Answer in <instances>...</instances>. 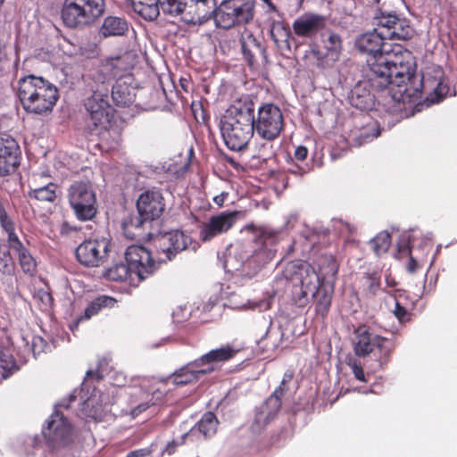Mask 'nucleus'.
<instances>
[{"label": "nucleus", "instance_id": "34", "mask_svg": "<svg viewBox=\"0 0 457 457\" xmlns=\"http://www.w3.org/2000/svg\"><path fill=\"white\" fill-rule=\"evenodd\" d=\"M270 36L276 46L281 48H288L290 46L291 32L280 21H274L270 27Z\"/></svg>", "mask_w": 457, "mask_h": 457}, {"label": "nucleus", "instance_id": "35", "mask_svg": "<svg viewBox=\"0 0 457 457\" xmlns=\"http://www.w3.org/2000/svg\"><path fill=\"white\" fill-rule=\"evenodd\" d=\"M322 43L327 50V56L331 60H337L342 49V39L340 36L331 30L322 33Z\"/></svg>", "mask_w": 457, "mask_h": 457}, {"label": "nucleus", "instance_id": "59", "mask_svg": "<svg viewBox=\"0 0 457 457\" xmlns=\"http://www.w3.org/2000/svg\"><path fill=\"white\" fill-rule=\"evenodd\" d=\"M292 172H293L294 174H298V173L303 174V173H304L305 171H304V170H302V169L298 168V169H297V170H292Z\"/></svg>", "mask_w": 457, "mask_h": 457}, {"label": "nucleus", "instance_id": "60", "mask_svg": "<svg viewBox=\"0 0 457 457\" xmlns=\"http://www.w3.org/2000/svg\"><path fill=\"white\" fill-rule=\"evenodd\" d=\"M380 0H369V3L371 4H378Z\"/></svg>", "mask_w": 457, "mask_h": 457}, {"label": "nucleus", "instance_id": "18", "mask_svg": "<svg viewBox=\"0 0 457 457\" xmlns=\"http://www.w3.org/2000/svg\"><path fill=\"white\" fill-rule=\"evenodd\" d=\"M215 0H186L179 15L187 24H202L212 16H215Z\"/></svg>", "mask_w": 457, "mask_h": 457}, {"label": "nucleus", "instance_id": "2", "mask_svg": "<svg viewBox=\"0 0 457 457\" xmlns=\"http://www.w3.org/2000/svg\"><path fill=\"white\" fill-rule=\"evenodd\" d=\"M388 79L389 81L386 85L378 87L370 79V71H366L365 79L358 81L348 95L350 104L361 111L370 110L374 105V95L371 89L383 90L386 87L395 101L403 103L418 98L423 91L427 94V101L434 104L442 100L449 93L444 71L439 66L428 67L420 83L409 84L406 81L402 83V86H398L394 82V77L390 76Z\"/></svg>", "mask_w": 457, "mask_h": 457}, {"label": "nucleus", "instance_id": "40", "mask_svg": "<svg viewBox=\"0 0 457 457\" xmlns=\"http://www.w3.org/2000/svg\"><path fill=\"white\" fill-rule=\"evenodd\" d=\"M218 420L212 412L205 413L197 424V429L204 437H211L217 431Z\"/></svg>", "mask_w": 457, "mask_h": 457}, {"label": "nucleus", "instance_id": "61", "mask_svg": "<svg viewBox=\"0 0 457 457\" xmlns=\"http://www.w3.org/2000/svg\"><path fill=\"white\" fill-rule=\"evenodd\" d=\"M113 132H114V133H115V135H116V137H117V140H116V141L118 142L119 137H120V135H119V133H118L116 130H113Z\"/></svg>", "mask_w": 457, "mask_h": 457}, {"label": "nucleus", "instance_id": "14", "mask_svg": "<svg viewBox=\"0 0 457 457\" xmlns=\"http://www.w3.org/2000/svg\"><path fill=\"white\" fill-rule=\"evenodd\" d=\"M110 252V240L104 237L89 238L76 248L78 261L87 267H99L104 264Z\"/></svg>", "mask_w": 457, "mask_h": 457}, {"label": "nucleus", "instance_id": "47", "mask_svg": "<svg viewBox=\"0 0 457 457\" xmlns=\"http://www.w3.org/2000/svg\"><path fill=\"white\" fill-rule=\"evenodd\" d=\"M0 368L4 370L12 371L15 369V362L12 356L0 348Z\"/></svg>", "mask_w": 457, "mask_h": 457}, {"label": "nucleus", "instance_id": "39", "mask_svg": "<svg viewBox=\"0 0 457 457\" xmlns=\"http://www.w3.org/2000/svg\"><path fill=\"white\" fill-rule=\"evenodd\" d=\"M134 276V273L130 270V268L128 266V264L124 263H117L109 268L105 272V277L112 281H126L128 279H130L131 281L134 280L132 278Z\"/></svg>", "mask_w": 457, "mask_h": 457}, {"label": "nucleus", "instance_id": "19", "mask_svg": "<svg viewBox=\"0 0 457 457\" xmlns=\"http://www.w3.org/2000/svg\"><path fill=\"white\" fill-rule=\"evenodd\" d=\"M238 215V212H223L217 215H212L201 226L200 238L206 242L228 232L236 223Z\"/></svg>", "mask_w": 457, "mask_h": 457}, {"label": "nucleus", "instance_id": "6", "mask_svg": "<svg viewBox=\"0 0 457 457\" xmlns=\"http://www.w3.org/2000/svg\"><path fill=\"white\" fill-rule=\"evenodd\" d=\"M283 278H276L275 283L278 287L285 281L290 282L293 287H299L303 297L308 298L317 294V289L321 286L320 278L314 268L306 262H292L286 265Z\"/></svg>", "mask_w": 457, "mask_h": 457}, {"label": "nucleus", "instance_id": "5", "mask_svg": "<svg viewBox=\"0 0 457 457\" xmlns=\"http://www.w3.org/2000/svg\"><path fill=\"white\" fill-rule=\"evenodd\" d=\"M14 89L22 108L33 114L48 113L59 98L57 87L54 84L35 75L20 78Z\"/></svg>", "mask_w": 457, "mask_h": 457}, {"label": "nucleus", "instance_id": "27", "mask_svg": "<svg viewBox=\"0 0 457 457\" xmlns=\"http://www.w3.org/2000/svg\"><path fill=\"white\" fill-rule=\"evenodd\" d=\"M135 89L126 80L118 79L112 88V98L118 106H127L134 102Z\"/></svg>", "mask_w": 457, "mask_h": 457}, {"label": "nucleus", "instance_id": "22", "mask_svg": "<svg viewBox=\"0 0 457 457\" xmlns=\"http://www.w3.org/2000/svg\"><path fill=\"white\" fill-rule=\"evenodd\" d=\"M326 26L325 17L308 12L297 17L293 24L294 34L302 38H313Z\"/></svg>", "mask_w": 457, "mask_h": 457}, {"label": "nucleus", "instance_id": "1", "mask_svg": "<svg viewBox=\"0 0 457 457\" xmlns=\"http://www.w3.org/2000/svg\"><path fill=\"white\" fill-rule=\"evenodd\" d=\"M356 45L361 52L369 54L367 71H370V79L374 85H386L390 76L398 86L406 81L409 84L420 82L421 78L414 74L415 62L411 53L401 45L387 42L379 27L362 34Z\"/></svg>", "mask_w": 457, "mask_h": 457}, {"label": "nucleus", "instance_id": "41", "mask_svg": "<svg viewBox=\"0 0 457 457\" xmlns=\"http://www.w3.org/2000/svg\"><path fill=\"white\" fill-rule=\"evenodd\" d=\"M87 377H93L96 376L97 379H102L105 376H110V378L112 379V383L116 386H125L127 383V378L121 371H111L109 373H105V371L102 368V364H100L99 369L94 372V371H87Z\"/></svg>", "mask_w": 457, "mask_h": 457}, {"label": "nucleus", "instance_id": "52", "mask_svg": "<svg viewBox=\"0 0 457 457\" xmlns=\"http://www.w3.org/2000/svg\"><path fill=\"white\" fill-rule=\"evenodd\" d=\"M308 154V150L305 146L300 145L295 151V157L298 161H303Z\"/></svg>", "mask_w": 457, "mask_h": 457}, {"label": "nucleus", "instance_id": "55", "mask_svg": "<svg viewBox=\"0 0 457 457\" xmlns=\"http://www.w3.org/2000/svg\"><path fill=\"white\" fill-rule=\"evenodd\" d=\"M72 229L73 228L67 222H63L61 226V234L67 235Z\"/></svg>", "mask_w": 457, "mask_h": 457}, {"label": "nucleus", "instance_id": "28", "mask_svg": "<svg viewBox=\"0 0 457 457\" xmlns=\"http://www.w3.org/2000/svg\"><path fill=\"white\" fill-rule=\"evenodd\" d=\"M237 353L230 346H224L214 349L203 355L200 359L195 361V365H204V367H213V362L225 361L231 359Z\"/></svg>", "mask_w": 457, "mask_h": 457}, {"label": "nucleus", "instance_id": "24", "mask_svg": "<svg viewBox=\"0 0 457 457\" xmlns=\"http://www.w3.org/2000/svg\"><path fill=\"white\" fill-rule=\"evenodd\" d=\"M162 244L164 246L162 253H165L168 261L172 260L176 253L186 250L191 244V237L183 231L174 230L166 233L162 237Z\"/></svg>", "mask_w": 457, "mask_h": 457}, {"label": "nucleus", "instance_id": "53", "mask_svg": "<svg viewBox=\"0 0 457 457\" xmlns=\"http://www.w3.org/2000/svg\"><path fill=\"white\" fill-rule=\"evenodd\" d=\"M370 286H369L370 291L373 295H375L377 293L378 289L380 287V281H379L378 278H377L375 277H370Z\"/></svg>", "mask_w": 457, "mask_h": 457}, {"label": "nucleus", "instance_id": "26", "mask_svg": "<svg viewBox=\"0 0 457 457\" xmlns=\"http://www.w3.org/2000/svg\"><path fill=\"white\" fill-rule=\"evenodd\" d=\"M7 246L11 251L18 254L19 262L22 270L27 274L33 275L37 267L36 261L22 244L20 237L7 244Z\"/></svg>", "mask_w": 457, "mask_h": 457}, {"label": "nucleus", "instance_id": "13", "mask_svg": "<svg viewBox=\"0 0 457 457\" xmlns=\"http://www.w3.org/2000/svg\"><path fill=\"white\" fill-rule=\"evenodd\" d=\"M128 57L118 56L110 58L101 64L89 75L93 85L91 89L103 93H108L110 83L117 77H122L129 65L127 63Z\"/></svg>", "mask_w": 457, "mask_h": 457}, {"label": "nucleus", "instance_id": "43", "mask_svg": "<svg viewBox=\"0 0 457 457\" xmlns=\"http://www.w3.org/2000/svg\"><path fill=\"white\" fill-rule=\"evenodd\" d=\"M184 2H186V0H160V7L166 14L179 16Z\"/></svg>", "mask_w": 457, "mask_h": 457}, {"label": "nucleus", "instance_id": "44", "mask_svg": "<svg viewBox=\"0 0 457 457\" xmlns=\"http://www.w3.org/2000/svg\"><path fill=\"white\" fill-rule=\"evenodd\" d=\"M34 299L44 312H48L53 305V297L46 289H38L34 295Z\"/></svg>", "mask_w": 457, "mask_h": 457}, {"label": "nucleus", "instance_id": "51", "mask_svg": "<svg viewBox=\"0 0 457 457\" xmlns=\"http://www.w3.org/2000/svg\"><path fill=\"white\" fill-rule=\"evenodd\" d=\"M152 450L148 448H142L131 451L126 457H146L151 453Z\"/></svg>", "mask_w": 457, "mask_h": 457}, {"label": "nucleus", "instance_id": "15", "mask_svg": "<svg viewBox=\"0 0 457 457\" xmlns=\"http://www.w3.org/2000/svg\"><path fill=\"white\" fill-rule=\"evenodd\" d=\"M387 40H408L412 37L414 30L409 21L392 12L379 11L374 17Z\"/></svg>", "mask_w": 457, "mask_h": 457}, {"label": "nucleus", "instance_id": "25", "mask_svg": "<svg viewBox=\"0 0 457 457\" xmlns=\"http://www.w3.org/2000/svg\"><path fill=\"white\" fill-rule=\"evenodd\" d=\"M214 370L213 367L195 365V361L177 370L172 376V383L176 386H183L197 381L202 376Z\"/></svg>", "mask_w": 457, "mask_h": 457}, {"label": "nucleus", "instance_id": "49", "mask_svg": "<svg viewBox=\"0 0 457 457\" xmlns=\"http://www.w3.org/2000/svg\"><path fill=\"white\" fill-rule=\"evenodd\" d=\"M187 436V433H185L182 436L180 441H171L168 443L165 449L163 450V453H168L169 455L172 454L175 452V449L178 445H182L184 443V440Z\"/></svg>", "mask_w": 457, "mask_h": 457}, {"label": "nucleus", "instance_id": "30", "mask_svg": "<svg viewBox=\"0 0 457 457\" xmlns=\"http://www.w3.org/2000/svg\"><path fill=\"white\" fill-rule=\"evenodd\" d=\"M115 303V300L109 296H100L92 301L85 309L84 314L80 316L72 325L71 329L74 330L78 327L79 323L83 320H89L91 317L96 315L102 308L112 307Z\"/></svg>", "mask_w": 457, "mask_h": 457}, {"label": "nucleus", "instance_id": "4", "mask_svg": "<svg viewBox=\"0 0 457 457\" xmlns=\"http://www.w3.org/2000/svg\"><path fill=\"white\" fill-rule=\"evenodd\" d=\"M220 132L226 145L233 151H241L253 137V103L248 96L236 101L220 120Z\"/></svg>", "mask_w": 457, "mask_h": 457}, {"label": "nucleus", "instance_id": "12", "mask_svg": "<svg viewBox=\"0 0 457 457\" xmlns=\"http://www.w3.org/2000/svg\"><path fill=\"white\" fill-rule=\"evenodd\" d=\"M283 128V115L280 109L267 104L258 110V116L253 118V130L263 139L271 141L277 138Z\"/></svg>", "mask_w": 457, "mask_h": 457}, {"label": "nucleus", "instance_id": "7", "mask_svg": "<svg viewBox=\"0 0 457 457\" xmlns=\"http://www.w3.org/2000/svg\"><path fill=\"white\" fill-rule=\"evenodd\" d=\"M104 11V0H64L62 18L67 27H80L94 22Z\"/></svg>", "mask_w": 457, "mask_h": 457}, {"label": "nucleus", "instance_id": "46", "mask_svg": "<svg viewBox=\"0 0 457 457\" xmlns=\"http://www.w3.org/2000/svg\"><path fill=\"white\" fill-rule=\"evenodd\" d=\"M398 252H399V254H401V255H411V246H410L409 243H399L398 244ZM407 268H408V270L411 273L417 270V262L412 258V256H410V262H409Z\"/></svg>", "mask_w": 457, "mask_h": 457}, {"label": "nucleus", "instance_id": "45", "mask_svg": "<svg viewBox=\"0 0 457 457\" xmlns=\"http://www.w3.org/2000/svg\"><path fill=\"white\" fill-rule=\"evenodd\" d=\"M276 294L277 292L275 290L266 292L263 299L258 302H249L248 308L261 312L269 310L271 307Z\"/></svg>", "mask_w": 457, "mask_h": 457}, {"label": "nucleus", "instance_id": "56", "mask_svg": "<svg viewBox=\"0 0 457 457\" xmlns=\"http://www.w3.org/2000/svg\"><path fill=\"white\" fill-rule=\"evenodd\" d=\"M265 4H267L268 5V8L270 11L273 12H277V8L275 6V4L272 3L271 0H262ZM303 0H297V2L300 4L302 3Z\"/></svg>", "mask_w": 457, "mask_h": 457}, {"label": "nucleus", "instance_id": "54", "mask_svg": "<svg viewBox=\"0 0 457 457\" xmlns=\"http://www.w3.org/2000/svg\"><path fill=\"white\" fill-rule=\"evenodd\" d=\"M227 196H228V194L222 193V194H220L219 195L214 196L213 197V202L217 205L221 206L224 204Z\"/></svg>", "mask_w": 457, "mask_h": 457}, {"label": "nucleus", "instance_id": "11", "mask_svg": "<svg viewBox=\"0 0 457 457\" xmlns=\"http://www.w3.org/2000/svg\"><path fill=\"white\" fill-rule=\"evenodd\" d=\"M69 202L79 220H89L95 217L96 201L89 184L78 182L71 185L69 190Z\"/></svg>", "mask_w": 457, "mask_h": 457}, {"label": "nucleus", "instance_id": "31", "mask_svg": "<svg viewBox=\"0 0 457 457\" xmlns=\"http://www.w3.org/2000/svg\"><path fill=\"white\" fill-rule=\"evenodd\" d=\"M129 29L127 21L120 17H106L101 26L100 33L104 37L121 36Z\"/></svg>", "mask_w": 457, "mask_h": 457}, {"label": "nucleus", "instance_id": "57", "mask_svg": "<svg viewBox=\"0 0 457 457\" xmlns=\"http://www.w3.org/2000/svg\"><path fill=\"white\" fill-rule=\"evenodd\" d=\"M146 409V406L143 405V406H138L137 409H135L133 411V413H137V412H140L142 411H145Z\"/></svg>", "mask_w": 457, "mask_h": 457}, {"label": "nucleus", "instance_id": "16", "mask_svg": "<svg viewBox=\"0 0 457 457\" xmlns=\"http://www.w3.org/2000/svg\"><path fill=\"white\" fill-rule=\"evenodd\" d=\"M125 259L134 276L139 281L151 276L159 267L151 253L142 245H130L126 249Z\"/></svg>", "mask_w": 457, "mask_h": 457}, {"label": "nucleus", "instance_id": "23", "mask_svg": "<svg viewBox=\"0 0 457 457\" xmlns=\"http://www.w3.org/2000/svg\"><path fill=\"white\" fill-rule=\"evenodd\" d=\"M137 208L145 219L154 220L158 219L164 210L163 198L159 191H146L138 197Z\"/></svg>", "mask_w": 457, "mask_h": 457}, {"label": "nucleus", "instance_id": "48", "mask_svg": "<svg viewBox=\"0 0 457 457\" xmlns=\"http://www.w3.org/2000/svg\"><path fill=\"white\" fill-rule=\"evenodd\" d=\"M348 365L350 366L356 379L363 382L366 381L363 368L360 363H358L356 361H349Z\"/></svg>", "mask_w": 457, "mask_h": 457}, {"label": "nucleus", "instance_id": "32", "mask_svg": "<svg viewBox=\"0 0 457 457\" xmlns=\"http://www.w3.org/2000/svg\"><path fill=\"white\" fill-rule=\"evenodd\" d=\"M379 134L380 132L377 124L370 123L361 129L351 130L349 138L355 145H361L378 137Z\"/></svg>", "mask_w": 457, "mask_h": 457}, {"label": "nucleus", "instance_id": "10", "mask_svg": "<svg viewBox=\"0 0 457 457\" xmlns=\"http://www.w3.org/2000/svg\"><path fill=\"white\" fill-rule=\"evenodd\" d=\"M85 107L89 114L87 128L91 133H95L106 139L107 127L111 119V108L108 103V93L93 91V95L85 103Z\"/></svg>", "mask_w": 457, "mask_h": 457}, {"label": "nucleus", "instance_id": "42", "mask_svg": "<svg viewBox=\"0 0 457 457\" xmlns=\"http://www.w3.org/2000/svg\"><path fill=\"white\" fill-rule=\"evenodd\" d=\"M371 247L377 255L386 253L391 245V237L388 232L378 233L371 241Z\"/></svg>", "mask_w": 457, "mask_h": 457}, {"label": "nucleus", "instance_id": "8", "mask_svg": "<svg viewBox=\"0 0 457 457\" xmlns=\"http://www.w3.org/2000/svg\"><path fill=\"white\" fill-rule=\"evenodd\" d=\"M254 5V0H223L216 8L214 22L224 29L246 24L253 18Z\"/></svg>", "mask_w": 457, "mask_h": 457}, {"label": "nucleus", "instance_id": "36", "mask_svg": "<svg viewBox=\"0 0 457 457\" xmlns=\"http://www.w3.org/2000/svg\"><path fill=\"white\" fill-rule=\"evenodd\" d=\"M150 220L145 219L138 212L137 215L133 214L125 218L122 221V228L123 233L128 238H135L137 237H140L141 228L144 226L145 222L149 221Z\"/></svg>", "mask_w": 457, "mask_h": 457}, {"label": "nucleus", "instance_id": "38", "mask_svg": "<svg viewBox=\"0 0 457 457\" xmlns=\"http://www.w3.org/2000/svg\"><path fill=\"white\" fill-rule=\"evenodd\" d=\"M331 287L327 288L324 285H321L317 289V294L312 298L316 302V312L321 316H325L331 304Z\"/></svg>", "mask_w": 457, "mask_h": 457}, {"label": "nucleus", "instance_id": "64", "mask_svg": "<svg viewBox=\"0 0 457 457\" xmlns=\"http://www.w3.org/2000/svg\"><path fill=\"white\" fill-rule=\"evenodd\" d=\"M4 3V0H0V5Z\"/></svg>", "mask_w": 457, "mask_h": 457}, {"label": "nucleus", "instance_id": "33", "mask_svg": "<svg viewBox=\"0 0 457 457\" xmlns=\"http://www.w3.org/2000/svg\"><path fill=\"white\" fill-rule=\"evenodd\" d=\"M37 175L32 179L31 183L34 184L35 187L30 188L29 196L37 201L42 202H54L56 198V185L48 181L43 186L36 185Z\"/></svg>", "mask_w": 457, "mask_h": 457}, {"label": "nucleus", "instance_id": "62", "mask_svg": "<svg viewBox=\"0 0 457 457\" xmlns=\"http://www.w3.org/2000/svg\"><path fill=\"white\" fill-rule=\"evenodd\" d=\"M426 238H427V239H428V240H430V239H431V235H430V234H428V235L427 236V237H426Z\"/></svg>", "mask_w": 457, "mask_h": 457}, {"label": "nucleus", "instance_id": "37", "mask_svg": "<svg viewBox=\"0 0 457 457\" xmlns=\"http://www.w3.org/2000/svg\"><path fill=\"white\" fill-rule=\"evenodd\" d=\"M0 227L6 235L7 244L19 238L17 227L12 217L7 213L4 204L0 201Z\"/></svg>", "mask_w": 457, "mask_h": 457}, {"label": "nucleus", "instance_id": "50", "mask_svg": "<svg viewBox=\"0 0 457 457\" xmlns=\"http://www.w3.org/2000/svg\"><path fill=\"white\" fill-rule=\"evenodd\" d=\"M394 313L400 321H403L404 320H406L408 315L406 309L403 306H402L398 302H395Z\"/></svg>", "mask_w": 457, "mask_h": 457}, {"label": "nucleus", "instance_id": "63", "mask_svg": "<svg viewBox=\"0 0 457 457\" xmlns=\"http://www.w3.org/2000/svg\"><path fill=\"white\" fill-rule=\"evenodd\" d=\"M41 177L48 178V176H47V175H46L45 173H42V174H41Z\"/></svg>", "mask_w": 457, "mask_h": 457}, {"label": "nucleus", "instance_id": "9", "mask_svg": "<svg viewBox=\"0 0 457 457\" xmlns=\"http://www.w3.org/2000/svg\"><path fill=\"white\" fill-rule=\"evenodd\" d=\"M354 334L355 338L353 344L355 354L360 357H364L375 351V349H378L379 352L378 365V368H383L393 351V343L387 338L370 333L369 328L364 325L359 326L355 329Z\"/></svg>", "mask_w": 457, "mask_h": 457}, {"label": "nucleus", "instance_id": "21", "mask_svg": "<svg viewBox=\"0 0 457 457\" xmlns=\"http://www.w3.org/2000/svg\"><path fill=\"white\" fill-rule=\"evenodd\" d=\"M20 148L10 135L0 133V177L13 172L20 164Z\"/></svg>", "mask_w": 457, "mask_h": 457}, {"label": "nucleus", "instance_id": "3", "mask_svg": "<svg viewBox=\"0 0 457 457\" xmlns=\"http://www.w3.org/2000/svg\"><path fill=\"white\" fill-rule=\"evenodd\" d=\"M244 230L253 234L255 249H236L227 257L224 267L228 272H238L241 276L251 278L274 258L276 250L272 246L278 240L279 230L253 223L245 225Z\"/></svg>", "mask_w": 457, "mask_h": 457}, {"label": "nucleus", "instance_id": "29", "mask_svg": "<svg viewBox=\"0 0 457 457\" xmlns=\"http://www.w3.org/2000/svg\"><path fill=\"white\" fill-rule=\"evenodd\" d=\"M242 53L250 65H253L255 55L262 52V48L259 41L247 30L242 33L241 39Z\"/></svg>", "mask_w": 457, "mask_h": 457}, {"label": "nucleus", "instance_id": "58", "mask_svg": "<svg viewBox=\"0 0 457 457\" xmlns=\"http://www.w3.org/2000/svg\"><path fill=\"white\" fill-rule=\"evenodd\" d=\"M386 283L389 287H393L395 285V282L394 280H390L388 278H386Z\"/></svg>", "mask_w": 457, "mask_h": 457}, {"label": "nucleus", "instance_id": "17", "mask_svg": "<svg viewBox=\"0 0 457 457\" xmlns=\"http://www.w3.org/2000/svg\"><path fill=\"white\" fill-rule=\"evenodd\" d=\"M285 383L286 378L281 381L280 386L273 394L257 408L251 426L254 433H260L278 414L281 407V397L284 395L283 386Z\"/></svg>", "mask_w": 457, "mask_h": 457}, {"label": "nucleus", "instance_id": "20", "mask_svg": "<svg viewBox=\"0 0 457 457\" xmlns=\"http://www.w3.org/2000/svg\"><path fill=\"white\" fill-rule=\"evenodd\" d=\"M42 432L49 442L54 445H65L71 439L72 428L64 416L56 411L51 415L47 426Z\"/></svg>", "mask_w": 457, "mask_h": 457}]
</instances>
